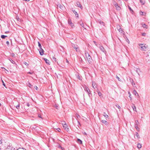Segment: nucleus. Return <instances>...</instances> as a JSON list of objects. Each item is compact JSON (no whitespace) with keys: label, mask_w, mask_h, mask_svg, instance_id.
I'll use <instances>...</instances> for the list:
<instances>
[{"label":"nucleus","mask_w":150,"mask_h":150,"mask_svg":"<svg viewBox=\"0 0 150 150\" xmlns=\"http://www.w3.org/2000/svg\"><path fill=\"white\" fill-rule=\"evenodd\" d=\"M85 57L86 60H87L89 63H91L92 62V59L91 56L88 52H85Z\"/></svg>","instance_id":"obj_1"},{"label":"nucleus","mask_w":150,"mask_h":150,"mask_svg":"<svg viewBox=\"0 0 150 150\" xmlns=\"http://www.w3.org/2000/svg\"><path fill=\"white\" fill-rule=\"evenodd\" d=\"M139 46L140 47V50L142 51H146L147 48L146 46H145V44H140Z\"/></svg>","instance_id":"obj_2"},{"label":"nucleus","mask_w":150,"mask_h":150,"mask_svg":"<svg viewBox=\"0 0 150 150\" xmlns=\"http://www.w3.org/2000/svg\"><path fill=\"white\" fill-rule=\"evenodd\" d=\"M117 30H119V32L122 34H124V31L122 29L120 28V26L119 25L117 26Z\"/></svg>","instance_id":"obj_3"},{"label":"nucleus","mask_w":150,"mask_h":150,"mask_svg":"<svg viewBox=\"0 0 150 150\" xmlns=\"http://www.w3.org/2000/svg\"><path fill=\"white\" fill-rule=\"evenodd\" d=\"M63 127L67 131L69 130V128L68 127V126L66 123L64 124V125H63Z\"/></svg>","instance_id":"obj_4"},{"label":"nucleus","mask_w":150,"mask_h":150,"mask_svg":"<svg viewBox=\"0 0 150 150\" xmlns=\"http://www.w3.org/2000/svg\"><path fill=\"white\" fill-rule=\"evenodd\" d=\"M68 23L72 28L74 26V24L72 23L71 20H68Z\"/></svg>","instance_id":"obj_5"},{"label":"nucleus","mask_w":150,"mask_h":150,"mask_svg":"<svg viewBox=\"0 0 150 150\" xmlns=\"http://www.w3.org/2000/svg\"><path fill=\"white\" fill-rule=\"evenodd\" d=\"M99 48L100 49V50L103 52L105 53L106 52V51L105 50V49H104V47L102 46H100Z\"/></svg>","instance_id":"obj_6"},{"label":"nucleus","mask_w":150,"mask_h":150,"mask_svg":"<svg viewBox=\"0 0 150 150\" xmlns=\"http://www.w3.org/2000/svg\"><path fill=\"white\" fill-rule=\"evenodd\" d=\"M40 49L38 50H39V52L40 54L41 55H43V52L44 50H43L42 48V47H41V48H40Z\"/></svg>","instance_id":"obj_7"},{"label":"nucleus","mask_w":150,"mask_h":150,"mask_svg":"<svg viewBox=\"0 0 150 150\" xmlns=\"http://www.w3.org/2000/svg\"><path fill=\"white\" fill-rule=\"evenodd\" d=\"M101 122L103 123L105 125H108V123L107 121L105 120H102L101 121Z\"/></svg>","instance_id":"obj_8"},{"label":"nucleus","mask_w":150,"mask_h":150,"mask_svg":"<svg viewBox=\"0 0 150 150\" xmlns=\"http://www.w3.org/2000/svg\"><path fill=\"white\" fill-rule=\"evenodd\" d=\"M57 6L58 7V8L59 7V8H61V9H62V10H63L64 8V6H63V5H62L61 4H58L57 5Z\"/></svg>","instance_id":"obj_9"},{"label":"nucleus","mask_w":150,"mask_h":150,"mask_svg":"<svg viewBox=\"0 0 150 150\" xmlns=\"http://www.w3.org/2000/svg\"><path fill=\"white\" fill-rule=\"evenodd\" d=\"M92 86L93 88L94 89H95L96 88H97V86L96 85V83L95 82H93Z\"/></svg>","instance_id":"obj_10"},{"label":"nucleus","mask_w":150,"mask_h":150,"mask_svg":"<svg viewBox=\"0 0 150 150\" xmlns=\"http://www.w3.org/2000/svg\"><path fill=\"white\" fill-rule=\"evenodd\" d=\"M85 91L87 93H88L90 92V91L89 89L86 86L84 88Z\"/></svg>","instance_id":"obj_11"},{"label":"nucleus","mask_w":150,"mask_h":150,"mask_svg":"<svg viewBox=\"0 0 150 150\" xmlns=\"http://www.w3.org/2000/svg\"><path fill=\"white\" fill-rule=\"evenodd\" d=\"M79 24L83 28H84L85 29H86V28H85L84 24L82 22L80 21L79 22Z\"/></svg>","instance_id":"obj_12"},{"label":"nucleus","mask_w":150,"mask_h":150,"mask_svg":"<svg viewBox=\"0 0 150 150\" xmlns=\"http://www.w3.org/2000/svg\"><path fill=\"white\" fill-rule=\"evenodd\" d=\"M72 46L73 48H74L76 49V50L77 52H78L79 51V50L78 49V47L77 45H76V46H75L74 45H73Z\"/></svg>","instance_id":"obj_13"},{"label":"nucleus","mask_w":150,"mask_h":150,"mask_svg":"<svg viewBox=\"0 0 150 150\" xmlns=\"http://www.w3.org/2000/svg\"><path fill=\"white\" fill-rule=\"evenodd\" d=\"M96 91L98 93V95L100 96V98L102 97L103 96L102 95L101 93V92L100 91H98V89H97Z\"/></svg>","instance_id":"obj_14"},{"label":"nucleus","mask_w":150,"mask_h":150,"mask_svg":"<svg viewBox=\"0 0 150 150\" xmlns=\"http://www.w3.org/2000/svg\"><path fill=\"white\" fill-rule=\"evenodd\" d=\"M142 27H143L144 28H148V26L144 23H142Z\"/></svg>","instance_id":"obj_15"},{"label":"nucleus","mask_w":150,"mask_h":150,"mask_svg":"<svg viewBox=\"0 0 150 150\" xmlns=\"http://www.w3.org/2000/svg\"><path fill=\"white\" fill-rule=\"evenodd\" d=\"M115 7L117 11H120V10L121 8L118 5V4L117 5V6H116Z\"/></svg>","instance_id":"obj_16"},{"label":"nucleus","mask_w":150,"mask_h":150,"mask_svg":"<svg viewBox=\"0 0 150 150\" xmlns=\"http://www.w3.org/2000/svg\"><path fill=\"white\" fill-rule=\"evenodd\" d=\"M103 115L106 119L108 118V116L105 112H103Z\"/></svg>","instance_id":"obj_17"},{"label":"nucleus","mask_w":150,"mask_h":150,"mask_svg":"<svg viewBox=\"0 0 150 150\" xmlns=\"http://www.w3.org/2000/svg\"><path fill=\"white\" fill-rule=\"evenodd\" d=\"M44 59L46 63L47 64H50L49 63V60L47 59L46 58H44Z\"/></svg>","instance_id":"obj_18"},{"label":"nucleus","mask_w":150,"mask_h":150,"mask_svg":"<svg viewBox=\"0 0 150 150\" xmlns=\"http://www.w3.org/2000/svg\"><path fill=\"white\" fill-rule=\"evenodd\" d=\"M131 83L132 84V86L133 87H135L134 86L135 85V83L134 82L132 79H131Z\"/></svg>","instance_id":"obj_19"},{"label":"nucleus","mask_w":150,"mask_h":150,"mask_svg":"<svg viewBox=\"0 0 150 150\" xmlns=\"http://www.w3.org/2000/svg\"><path fill=\"white\" fill-rule=\"evenodd\" d=\"M136 71L138 74L139 75V73L141 72L140 69L139 68H136Z\"/></svg>","instance_id":"obj_20"},{"label":"nucleus","mask_w":150,"mask_h":150,"mask_svg":"<svg viewBox=\"0 0 150 150\" xmlns=\"http://www.w3.org/2000/svg\"><path fill=\"white\" fill-rule=\"evenodd\" d=\"M77 142L78 143L80 144H82V141L79 139H77Z\"/></svg>","instance_id":"obj_21"},{"label":"nucleus","mask_w":150,"mask_h":150,"mask_svg":"<svg viewBox=\"0 0 150 150\" xmlns=\"http://www.w3.org/2000/svg\"><path fill=\"white\" fill-rule=\"evenodd\" d=\"M137 147L138 149H140L142 147V145L139 143H138L137 145Z\"/></svg>","instance_id":"obj_22"},{"label":"nucleus","mask_w":150,"mask_h":150,"mask_svg":"<svg viewBox=\"0 0 150 150\" xmlns=\"http://www.w3.org/2000/svg\"><path fill=\"white\" fill-rule=\"evenodd\" d=\"M132 107L134 111H137L136 110V108L135 106L134 105H133L132 106Z\"/></svg>","instance_id":"obj_23"},{"label":"nucleus","mask_w":150,"mask_h":150,"mask_svg":"<svg viewBox=\"0 0 150 150\" xmlns=\"http://www.w3.org/2000/svg\"><path fill=\"white\" fill-rule=\"evenodd\" d=\"M98 23H100V24L103 25H104V24H105L102 21H100L98 22Z\"/></svg>","instance_id":"obj_24"},{"label":"nucleus","mask_w":150,"mask_h":150,"mask_svg":"<svg viewBox=\"0 0 150 150\" xmlns=\"http://www.w3.org/2000/svg\"><path fill=\"white\" fill-rule=\"evenodd\" d=\"M133 93L135 95H136V94L138 96H139L138 94L137 93L136 91L135 90H134L133 91Z\"/></svg>","instance_id":"obj_25"},{"label":"nucleus","mask_w":150,"mask_h":150,"mask_svg":"<svg viewBox=\"0 0 150 150\" xmlns=\"http://www.w3.org/2000/svg\"><path fill=\"white\" fill-rule=\"evenodd\" d=\"M74 13L75 15V16L77 17H79V15L77 13V12L76 11L74 12Z\"/></svg>","instance_id":"obj_26"},{"label":"nucleus","mask_w":150,"mask_h":150,"mask_svg":"<svg viewBox=\"0 0 150 150\" xmlns=\"http://www.w3.org/2000/svg\"><path fill=\"white\" fill-rule=\"evenodd\" d=\"M140 2L142 5H144V0H140Z\"/></svg>","instance_id":"obj_27"},{"label":"nucleus","mask_w":150,"mask_h":150,"mask_svg":"<svg viewBox=\"0 0 150 150\" xmlns=\"http://www.w3.org/2000/svg\"><path fill=\"white\" fill-rule=\"evenodd\" d=\"M7 37V36L4 35H1V38H2L3 39H4L6 37Z\"/></svg>","instance_id":"obj_28"},{"label":"nucleus","mask_w":150,"mask_h":150,"mask_svg":"<svg viewBox=\"0 0 150 150\" xmlns=\"http://www.w3.org/2000/svg\"><path fill=\"white\" fill-rule=\"evenodd\" d=\"M113 4L115 6H117V5H118L116 2L114 1L113 2Z\"/></svg>","instance_id":"obj_29"},{"label":"nucleus","mask_w":150,"mask_h":150,"mask_svg":"<svg viewBox=\"0 0 150 150\" xmlns=\"http://www.w3.org/2000/svg\"><path fill=\"white\" fill-rule=\"evenodd\" d=\"M38 46H39V48H41V44H40V42H38Z\"/></svg>","instance_id":"obj_30"},{"label":"nucleus","mask_w":150,"mask_h":150,"mask_svg":"<svg viewBox=\"0 0 150 150\" xmlns=\"http://www.w3.org/2000/svg\"><path fill=\"white\" fill-rule=\"evenodd\" d=\"M135 127L137 131L139 130V129L138 128V125H136V124H135Z\"/></svg>","instance_id":"obj_31"},{"label":"nucleus","mask_w":150,"mask_h":150,"mask_svg":"<svg viewBox=\"0 0 150 150\" xmlns=\"http://www.w3.org/2000/svg\"><path fill=\"white\" fill-rule=\"evenodd\" d=\"M77 5L79 7H80L81 8V5L79 3H77Z\"/></svg>","instance_id":"obj_32"},{"label":"nucleus","mask_w":150,"mask_h":150,"mask_svg":"<svg viewBox=\"0 0 150 150\" xmlns=\"http://www.w3.org/2000/svg\"><path fill=\"white\" fill-rule=\"evenodd\" d=\"M136 136L137 138H139V135L138 133H137V132L136 133Z\"/></svg>","instance_id":"obj_33"},{"label":"nucleus","mask_w":150,"mask_h":150,"mask_svg":"<svg viewBox=\"0 0 150 150\" xmlns=\"http://www.w3.org/2000/svg\"><path fill=\"white\" fill-rule=\"evenodd\" d=\"M140 14L141 15H144V14H145V12L141 11L140 12Z\"/></svg>","instance_id":"obj_34"},{"label":"nucleus","mask_w":150,"mask_h":150,"mask_svg":"<svg viewBox=\"0 0 150 150\" xmlns=\"http://www.w3.org/2000/svg\"><path fill=\"white\" fill-rule=\"evenodd\" d=\"M139 122L138 120H137L135 121V124L137 125H138L139 124Z\"/></svg>","instance_id":"obj_35"},{"label":"nucleus","mask_w":150,"mask_h":150,"mask_svg":"<svg viewBox=\"0 0 150 150\" xmlns=\"http://www.w3.org/2000/svg\"><path fill=\"white\" fill-rule=\"evenodd\" d=\"M28 85L30 87V88L32 86L31 85V84L30 83H28Z\"/></svg>","instance_id":"obj_36"},{"label":"nucleus","mask_w":150,"mask_h":150,"mask_svg":"<svg viewBox=\"0 0 150 150\" xmlns=\"http://www.w3.org/2000/svg\"><path fill=\"white\" fill-rule=\"evenodd\" d=\"M116 78H117L119 81H121V80L120 79V78L117 76H116Z\"/></svg>","instance_id":"obj_37"},{"label":"nucleus","mask_w":150,"mask_h":150,"mask_svg":"<svg viewBox=\"0 0 150 150\" xmlns=\"http://www.w3.org/2000/svg\"><path fill=\"white\" fill-rule=\"evenodd\" d=\"M115 106L117 107L118 109L120 108L121 107H120L118 105H116Z\"/></svg>","instance_id":"obj_38"},{"label":"nucleus","mask_w":150,"mask_h":150,"mask_svg":"<svg viewBox=\"0 0 150 150\" xmlns=\"http://www.w3.org/2000/svg\"><path fill=\"white\" fill-rule=\"evenodd\" d=\"M2 139L1 137H0V144L2 143Z\"/></svg>","instance_id":"obj_39"},{"label":"nucleus","mask_w":150,"mask_h":150,"mask_svg":"<svg viewBox=\"0 0 150 150\" xmlns=\"http://www.w3.org/2000/svg\"><path fill=\"white\" fill-rule=\"evenodd\" d=\"M2 82L3 83V85L5 86V87H6V85H5V84L4 83V81L2 80Z\"/></svg>","instance_id":"obj_40"},{"label":"nucleus","mask_w":150,"mask_h":150,"mask_svg":"<svg viewBox=\"0 0 150 150\" xmlns=\"http://www.w3.org/2000/svg\"><path fill=\"white\" fill-rule=\"evenodd\" d=\"M20 107V105L18 104L16 106V108L17 109H19Z\"/></svg>","instance_id":"obj_41"},{"label":"nucleus","mask_w":150,"mask_h":150,"mask_svg":"<svg viewBox=\"0 0 150 150\" xmlns=\"http://www.w3.org/2000/svg\"><path fill=\"white\" fill-rule=\"evenodd\" d=\"M53 61H54L55 62H56V59L55 57H53Z\"/></svg>","instance_id":"obj_42"},{"label":"nucleus","mask_w":150,"mask_h":150,"mask_svg":"<svg viewBox=\"0 0 150 150\" xmlns=\"http://www.w3.org/2000/svg\"><path fill=\"white\" fill-rule=\"evenodd\" d=\"M128 7L129 9L130 10V11H133L132 10V9L131 8H130V7L129 6H128Z\"/></svg>","instance_id":"obj_43"},{"label":"nucleus","mask_w":150,"mask_h":150,"mask_svg":"<svg viewBox=\"0 0 150 150\" xmlns=\"http://www.w3.org/2000/svg\"><path fill=\"white\" fill-rule=\"evenodd\" d=\"M57 130H58L59 132H60L61 131V129L59 128L57 129Z\"/></svg>","instance_id":"obj_44"},{"label":"nucleus","mask_w":150,"mask_h":150,"mask_svg":"<svg viewBox=\"0 0 150 150\" xmlns=\"http://www.w3.org/2000/svg\"><path fill=\"white\" fill-rule=\"evenodd\" d=\"M6 43L7 44V45H9V42L8 41H7L6 42Z\"/></svg>","instance_id":"obj_45"},{"label":"nucleus","mask_w":150,"mask_h":150,"mask_svg":"<svg viewBox=\"0 0 150 150\" xmlns=\"http://www.w3.org/2000/svg\"><path fill=\"white\" fill-rule=\"evenodd\" d=\"M88 93V95L89 97H90V95L91 94V93L90 92H89Z\"/></svg>","instance_id":"obj_46"},{"label":"nucleus","mask_w":150,"mask_h":150,"mask_svg":"<svg viewBox=\"0 0 150 150\" xmlns=\"http://www.w3.org/2000/svg\"><path fill=\"white\" fill-rule=\"evenodd\" d=\"M24 64H25L27 66H28V64L27 63H26V62H25L24 63Z\"/></svg>","instance_id":"obj_47"},{"label":"nucleus","mask_w":150,"mask_h":150,"mask_svg":"<svg viewBox=\"0 0 150 150\" xmlns=\"http://www.w3.org/2000/svg\"><path fill=\"white\" fill-rule=\"evenodd\" d=\"M38 117H40V118H41L42 119V117H41V115H38Z\"/></svg>","instance_id":"obj_48"},{"label":"nucleus","mask_w":150,"mask_h":150,"mask_svg":"<svg viewBox=\"0 0 150 150\" xmlns=\"http://www.w3.org/2000/svg\"><path fill=\"white\" fill-rule=\"evenodd\" d=\"M26 105L28 107H29L30 106V104L29 103H27Z\"/></svg>","instance_id":"obj_49"},{"label":"nucleus","mask_w":150,"mask_h":150,"mask_svg":"<svg viewBox=\"0 0 150 150\" xmlns=\"http://www.w3.org/2000/svg\"><path fill=\"white\" fill-rule=\"evenodd\" d=\"M15 54H11V56H12L13 57H15Z\"/></svg>","instance_id":"obj_50"},{"label":"nucleus","mask_w":150,"mask_h":150,"mask_svg":"<svg viewBox=\"0 0 150 150\" xmlns=\"http://www.w3.org/2000/svg\"><path fill=\"white\" fill-rule=\"evenodd\" d=\"M142 35L143 36H145L146 35V33H142Z\"/></svg>","instance_id":"obj_51"},{"label":"nucleus","mask_w":150,"mask_h":150,"mask_svg":"<svg viewBox=\"0 0 150 150\" xmlns=\"http://www.w3.org/2000/svg\"><path fill=\"white\" fill-rule=\"evenodd\" d=\"M128 94H129V97L131 98V97H130V96H131V94H130V93L129 92H128Z\"/></svg>","instance_id":"obj_52"},{"label":"nucleus","mask_w":150,"mask_h":150,"mask_svg":"<svg viewBox=\"0 0 150 150\" xmlns=\"http://www.w3.org/2000/svg\"><path fill=\"white\" fill-rule=\"evenodd\" d=\"M34 88L36 89V90H37V89L38 88V87L37 86H35L34 87Z\"/></svg>","instance_id":"obj_53"},{"label":"nucleus","mask_w":150,"mask_h":150,"mask_svg":"<svg viewBox=\"0 0 150 150\" xmlns=\"http://www.w3.org/2000/svg\"><path fill=\"white\" fill-rule=\"evenodd\" d=\"M1 68H2V69H4L5 70H6L7 72H8V71L7 70H6L5 68H4V67H1Z\"/></svg>","instance_id":"obj_54"},{"label":"nucleus","mask_w":150,"mask_h":150,"mask_svg":"<svg viewBox=\"0 0 150 150\" xmlns=\"http://www.w3.org/2000/svg\"><path fill=\"white\" fill-rule=\"evenodd\" d=\"M28 74H32L33 73H32V72H28Z\"/></svg>","instance_id":"obj_55"},{"label":"nucleus","mask_w":150,"mask_h":150,"mask_svg":"<svg viewBox=\"0 0 150 150\" xmlns=\"http://www.w3.org/2000/svg\"><path fill=\"white\" fill-rule=\"evenodd\" d=\"M55 107L57 108L58 109V106L57 105H55Z\"/></svg>","instance_id":"obj_56"},{"label":"nucleus","mask_w":150,"mask_h":150,"mask_svg":"<svg viewBox=\"0 0 150 150\" xmlns=\"http://www.w3.org/2000/svg\"><path fill=\"white\" fill-rule=\"evenodd\" d=\"M94 42L95 44L97 46V44H96V42H95V41H93Z\"/></svg>","instance_id":"obj_57"},{"label":"nucleus","mask_w":150,"mask_h":150,"mask_svg":"<svg viewBox=\"0 0 150 150\" xmlns=\"http://www.w3.org/2000/svg\"><path fill=\"white\" fill-rule=\"evenodd\" d=\"M23 1H29L30 0H23Z\"/></svg>","instance_id":"obj_58"},{"label":"nucleus","mask_w":150,"mask_h":150,"mask_svg":"<svg viewBox=\"0 0 150 150\" xmlns=\"http://www.w3.org/2000/svg\"><path fill=\"white\" fill-rule=\"evenodd\" d=\"M127 42L128 43H129V40H127Z\"/></svg>","instance_id":"obj_59"},{"label":"nucleus","mask_w":150,"mask_h":150,"mask_svg":"<svg viewBox=\"0 0 150 150\" xmlns=\"http://www.w3.org/2000/svg\"><path fill=\"white\" fill-rule=\"evenodd\" d=\"M66 62L67 63H68L69 62L68 61L67 59H66Z\"/></svg>","instance_id":"obj_60"},{"label":"nucleus","mask_w":150,"mask_h":150,"mask_svg":"<svg viewBox=\"0 0 150 150\" xmlns=\"http://www.w3.org/2000/svg\"><path fill=\"white\" fill-rule=\"evenodd\" d=\"M10 60L11 62H12V63H13V62H14V61H13V60H12V62L11 61V60Z\"/></svg>","instance_id":"obj_61"},{"label":"nucleus","mask_w":150,"mask_h":150,"mask_svg":"<svg viewBox=\"0 0 150 150\" xmlns=\"http://www.w3.org/2000/svg\"><path fill=\"white\" fill-rule=\"evenodd\" d=\"M10 60L11 62H12V63H13V62H14V61H13V60H12V62L11 61V60Z\"/></svg>","instance_id":"obj_62"},{"label":"nucleus","mask_w":150,"mask_h":150,"mask_svg":"<svg viewBox=\"0 0 150 150\" xmlns=\"http://www.w3.org/2000/svg\"><path fill=\"white\" fill-rule=\"evenodd\" d=\"M10 60L11 62H12V63H13V62H14V61H13V60H12V62L11 61V60Z\"/></svg>","instance_id":"obj_63"},{"label":"nucleus","mask_w":150,"mask_h":150,"mask_svg":"<svg viewBox=\"0 0 150 150\" xmlns=\"http://www.w3.org/2000/svg\"><path fill=\"white\" fill-rule=\"evenodd\" d=\"M84 134H85V135H86V132H84Z\"/></svg>","instance_id":"obj_64"}]
</instances>
